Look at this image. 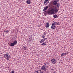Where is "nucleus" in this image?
<instances>
[{
  "instance_id": "nucleus-15",
  "label": "nucleus",
  "mask_w": 73,
  "mask_h": 73,
  "mask_svg": "<svg viewBox=\"0 0 73 73\" xmlns=\"http://www.w3.org/2000/svg\"><path fill=\"white\" fill-rule=\"evenodd\" d=\"M22 49H24V50H26V49H27V48L23 46L22 47Z\"/></svg>"
},
{
  "instance_id": "nucleus-17",
  "label": "nucleus",
  "mask_w": 73,
  "mask_h": 73,
  "mask_svg": "<svg viewBox=\"0 0 73 73\" xmlns=\"http://www.w3.org/2000/svg\"><path fill=\"white\" fill-rule=\"evenodd\" d=\"M44 42V41H43V40H42V39L40 42V44H41V43H42V42Z\"/></svg>"
},
{
  "instance_id": "nucleus-11",
  "label": "nucleus",
  "mask_w": 73,
  "mask_h": 73,
  "mask_svg": "<svg viewBox=\"0 0 73 73\" xmlns=\"http://www.w3.org/2000/svg\"><path fill=\"white\" fill-rule=\"evenodd\" d=\"M53 4L54 5H56L57 4V2H56L55 1H54L53 2Z\"/></svg>"
},
{
  "instance_id": "nucleus-12",
  "label": "nucleus",
  "mask_w": 73,
  "mask_h": 73,
  "mask_svg": "<svg viewBox=\"0 0 73 73\" xmlns=\"http://www.w3.org/2000/svg\"><path fill=\"white\" fill-rule=\"evenodd\" d=\"M53 23H55V25H58L59 24V23L58 22H54Z\"/></svg>"
},
{
  "instance_id": "nucleus-6",
  "label": "nucleus",
  "mask_w": 73,
  "mask_h": 73,
  "mask_svg": "<svg viewBox=\"0 0 73 73\" xmlns=\"http://www.w3.org/2000/svg\"><path fill=\"white\" fill-rule=\"evenodd\" d=\"M55 23H53L51 27L52 29H54L56 28V26H55Z\"/></svg>"
},
{
  "instance_id": "nucleus-10",
  "label": "nucleus",
  "mask_w": 73,
  "mask_h": 73,
  "mask_svg": "<svg viewBox=\"0 0 73 73\" xmlns=\"http://www.w3.org/2000/svg\"><path fill=\"white\" fill-rule=\"evenodd\" d=\"M41 73V70H39L35 72L34 73Z\"/></svg>"
},
{
  "instance_id": "nucleus-19",
  "label": "nucleus",
  "mask_w": 73,
  "mask_h": 73,
  "mask_svg": "<svg viewBox=\"0 0 73 73\" xmlns=\"http://www.w3.org/2000/svg\"><path fill=\"white\" fill-rule=\"evenodd\" d=\"M47 38H44L42 39V40L43 41H45V40H46Z\"/></svg>"
},
{
  "instance_id": "nucleus-3",
  "label": "nucleus",
  "mask_w": 73,
  "mask_h": 73,
  "mask_svg": "<svg viewBox=\"0 0 73 73\" xmlns=\"http://www.w3.org/2000/svg\"><path fill=\"white\" fill-rule=\"evenodd\" d=\"M4 57L7 60H9L10 58V56L8 53L5 54L4 55Z\"/></svg>"
},
{
  "instance_id": "nucleus-4",
  "label": "nucleus",
  "mask_w": 73,
  "mask_h": 73,
  "mask_svg": "<svg viewBox=\"0 0 73 73\" xmlns=\"http://www.w3.org/2000/svg\"><path fill=\"white\" fill-rule=\"evenodd\" d=\"M17 44V41L16 40H15L13 41V42L11 44L10 46H13Z\"/></svg>"
},
{
  "instance_id": "nucleus-1",
  "label": "nucleus",
  "mask_w": 73,
  "mask_h": 73,
  "mask_svg": "<svg viewBox=\"0 0 73 73\" xmlns=\"http://www.w3.org/2000/svg\"><path fill=\"white\" fill-rule=\"evenodd\" d=\"M58 9H56V8H55L54 9H53L51 10L48 11L47 12V13L49 15H53V13H54V12L56 13H57V12H58Z\"/></svg>"
},
{
  "instance_id": "nucleus-23",
  "label": "nucleus",
  "mask_w": 73,
  "mask_h": 73,
  "mask_svg": "<svg viewBox=\"0 0 73 73\" xmlns=\"http://www.w3.org/2000/svg\"><path fill=\"white\" fill-rule=\"evenodd\" d=\"M42 45H46V44H44V43L42 44Z\"/></svg>"
},
{
  "instance_id": "nucleus-27",
  "label": "nucleus",
  "mask_w": 73,
  "mask_h": 73,
  "mask_svg": "<svg viewBox=\"0 0 73 73\" xmlns=\"http://www.w3.org/2000/svg\"><path fill=\"white\" fill-rule=\"evenodd\" d=\"M44 44H46V43H45L44 42Z\"/></svg>"
},
{
  "instance_id": "nucleus-25",
  "label": "nucleus",
  "mask_w": 73,
  "mask_h": 73,
  "mask_svg": "<svg viewBox=\"0 0 73 73\" xmlns=\"http://www.w3.org/2000/svg\"><path fill=\"white\" fill-rule=\"evenodd\" d=\"M55 1L56 2H58L59 1V0H55Z\"/></svg>"
},
{
  "instance_id": "nucleus-14",
  "label": "nucleus",
  "mask_w": 73,
  "mask_h": 73,
  "mask_svg": "<svg viewBox=\"0 0 73 73\" xmlns=\"http://www.w3.org/2000/svg\"><path fill=\"white\" fill-rule=\"evenodd\" d=\"M56 5L58 8H59V7H60V3H57Z\"/></svg>"
},
{
  "instance_id": "nucleus-28",
  "label": "nucleus",
  "mask_w": 73,
  "mask_h": 73,
  "mask_svg": "<svg viewBox=\"0 0 73 73\" xmlns=\"http://www.w3.org/2000/svg\"><path fill=\"white\" fill-rule=\"evenodd\" d=\"M4 32H5V31H4Z\"/></svg>"
},
{
  "instance_id": "nucleus-21",
  "label": "nucleus",
  "mask_w": 73,
  "mask_h": 73,
  "mask_svg": "<svg viewBox=\"0 0 73 73\" xmlns=\"http://www.w3.org/2000/svg\"><path fill=\"white\" fill-rule=\"evenodd\" d=\"M9 32V30H8L6 31V32L7 33H8Z\"/></svg>"
},
{
  "instance_id": "nucleus-9",
  "label": "nucleus",
  "mask_w": 73,
  "mask_h": 73,
  "mask_svg": "<svg viewBox=\"0 0 73 73\" xmlns=\"http://www.w3.org/2000/svg\"><path fill=\"white\" fill-rule=\"evenodd\" d=\"M26 3L27 4H31V2L29 0H27L26 1Z\"/></svg>"
},
{
  "instance_id": "nucleus-22",
  "label": "nucleus",
  "mask_w": 73,
  "mask_h": 73,
  "mask_svg": "<svg viewBox=\"0 0 73 73\" xmlns=\"http://www.w3.org/2000/svg\"><path fill=\"white\" fill-rule=\"evenodd\" d=\"M68 52H66V53H63V54H64V55H66V54H68Z\"/></svg>"
},
{
  "instance_id": "nucleus-16",
  "label": "nucleus",
  "mask_w": 73,
  "mask_h": 73,
  "mask_svg": "<svg viewBox=\"0 0 73 73\" xmlns=\"http://www.w3.org/2000/svg\"><path fill=\"white\" fill-rule=\"evenodd\" d=\"M44 5H47V4H48V3H49L48 2H44Z\"/></svg>"
},
{
  "instance_id": "nucleus-26",
  "label": "nucleus",
  "mask_w": 73,
  "mask_h": 73,
  "mask_svg": "<svg viewBox=\"0 0 73 73\" xmlns=\"http://www.w3.org/2000/svg\"><path fill=\"white\" fill-rule=\"evenodd\" d=\"M42 38H45V36H42Z\"/></svg>"
},
{
  "instance_id": "nucleus-24",
  "label": "nucleus",
  "mask_w": 73,
  "mask_h": 73,
  "mask_svg": "<svg viewBox=\"0 0 73 73\" xmlns=\"http://www.w3.org/2000/svg\"><path fill=\"white\" fill-rule=\"evenodd\" d=\"M11 73H15V71L14 70H13L11 71Z\"/></svg>"
},
{
  "instance_id": "nucleus-8",
  "label": "nucleus",
  "mask_w": 73,
  "mask_h": 73,
  "mask_svg": "<svg viewBox=\"0 0 73 73\" xmlns=\"http://www.w3.org/2000/svg\"><path fill=\"white\" fill-rule=\"evenodd\" d=\"M48 8V6H46L45 7L43 10V11H45L46 10H47V9Z\"/></svg>"
},
{
  "instance_id": "nucleus-2",
  "label": "nucleus",
  "mask_w": 73,
  "mask_h": 73,
  "mask_svg": "<svg viewBox=\"0 0 73 73\" xmlns=\"http://www.w3.org/2000/svg\"><path fill=\"white\" fill-rule=\"evenodd\" d=\"M47 66H48L47 64H46L42 66L41 69L44 70V71H46V68H47Z\"/></svg>"
},
{
  "instance_id": "nucleus-13",
  "label": "nucleus",
  "mask_w": 73,
  "mask_h": 73,
  "mask_svg": "<svg viewBox=\"0 0 73 73\" xmlns=\"http://www.w3.org/2000/svg\"><path fill=\"white\" fill-rule=\"evenodd\" d=\"M58 16L56 15H54V18H57Z\"/></svg>"
},
{
  "instance_id": "nucleus-7",
  "label": "nucleus",
  "mask_w": 73,
  "mask_h": 73,
  "mask_svg": "<svg viewBox=\"0 0 73 73\" xmlns=\"http://www.w3.org/2000/svg\"><path fill=\"white\" fill-rule=\"evenodd\" d=\"M49 23H46V28H49Z\"/></svg>"
},
{
  "instance_id": "nucleus-5",
  "label": "nucleus",
  "mask_w": 73,
  "mask_h": 73,
  "mask_svg": "<svg viewBox=\"0 0 73 73\" xmlns=\"http://www.w3.org/2000/svg\"><path fill=\"white\" fill-rule=\"evenodd\" d=\"M51 61L52 63V64H55L56 63V62H57V61H56V60L54 58L51 59Z\"/></svg>"
},
{
  "instance_id": "nucleus-18",
  "label": "nucleus",
  "mask_w": 73,
  "mask_h": 73,
  "mask_svg": "<svg viewBox=\"0 0 73 73\" xmlns=\"http://www.w3.org/2000/svg\"><path fill=\"white\" fill-rule=\"evenodd\" d=\"M44 2L45 3H48L49 2L48 1V0H45L44 1Z\"/></svg>"
},
{
  "instance_id": "nucleus-20",
  "label": "nucleus",
  "mask_w": 73,
  "mask_h": 73,
  "mask_svg": "<svg viewBox=\"0 0 73 73\" xmlns=\"http://www.w3.org/2000/svg\"><path fill=\"white\" fill-rule=\"evenodd\" d=\"M64 53H62L61 55V56H64Z\"/></svg>"
}]
</instances>
